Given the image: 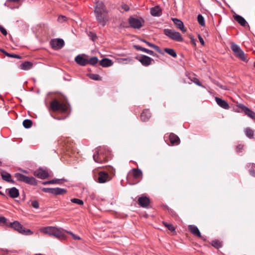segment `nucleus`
Here are the masks:
<instances>
[{
  "label": "nucleus",
  "mask_w": 255,
  "mask_h": 255,
  "mask_svg": "<svg viewBox=\"0 0 255 255\" xmlns=\"http://www.w3.org/2000/svg\"><path fill=\"white\" fill-rule=\"evenodd\" d=\"M66 232L68 233V234H69L70 235H71L74 240H80V238L79 236L74 235L73 233H72L71 232H69V231H66Z\"/></svg>",
  "instance_id": "de8ad7c7"
},
{
  "label": "nucleus",
  "mask_w": 255,
  "mask_h": 255,
  "mask_svg": "<svg viewBox=\"0 0 255 255\" xmlns=\"http://www.w3.org/2000/svg\"><path fill=\"white\" fill-rule=\"evenodd\" d=\"M50 108L54 112L60 111L65 113L68 111V107L67 104L55 99L50 103Z\"/></svg>",
  "instance_id": "7ed1b4c3"
},
{
  "label": "nucleus",
  "mask_w": 255,
  "mask_h": 255,
  "mask_svg": "<svg viewBox=\"0 0 255 255\" xmlns=\"http://www.w3.org/2000/svg\"><path fill=\"white\" fill-rule=\"evenodd\" d=\"M4 53H5V55H6L8 57L16 58H18V59H20V56H19L18 55L11 54L7 53V52H4Z\"/></svg>",
  "instance_id": "37998d69"
},
{
  "label": "nucleus",
  "mask_w": 255,
  "mask_h": 255,
  "mask_svg": "<svg viewBox=\"0 0 255 255\" xmlns=\"http://www.w3.org/2000/svg\"><path fill=\"white\" fill-rule=\"evenodd\" d=\"M1 98V95H0V98Z\"/></svg>",
  "instance_id": "338daca9"
},
{
  "label": "nucleus",
  "mask_w": 255,
  "mask_h": 255,
  "mask_svg": "<svg viewBox=\"0 0 255 255\" xmlns=\"http://www.w3.org/2000/svg\"><path fill=\"white\" fill-rule=\"evenodd\" d=\"M9 196L12 198H17L19 196L18 190L15 187H12L7 189Z\"/></svg>",
  "instance_id": "aec40b11"
},
{
  "label": "nucleus",
  "mask_w": 255,
  "mask_h": 255,
  "mask_svg": "<svg viewBox=\"0 0 255 255\" xmlns=\"http://www.w3.org/2000/svg\"><path fill=\"white\" fill-rule=\"evenodd\" d=\"M6 221H7V219L5 217H2V216L0 217V223L5 224L6 223Z\"/></svg>",
  "instance_id": "5fc2aeb1"
},
{
  "label": "nucleus",
  "mask_w": 255,
  "mask_h": 255,
  "mask_svg": "<svg viewBox=\"0 0 255 255\" xmlns=\"http://www.w3.org/2000/svg\"><path fill=\"white\" fill-rule=\"evenodd\" d=\"M245 133H246L247 136H248L249 138H253V137L254 136V131L252 129H251L249 128H246L245 129Z\"/></svg>",
  "instance_id": "473e14b6"
},
{
  "label": "nucleus",
  "mask_w": 255,
  "mask_h": 255,
  "mask_svg": "<svg viewBox=\"0 0 255 255\" xmlns=\"http://www.w3.org/2000/svg\"><path fill=\"white\" fill-rule=\"evenodd\" d=\"M138 203L142 207H146L150 203V200L146 196H141L138 198Z\"/></svg>",
  "instance_id": "4468645a"
},
{
  "label": "nucleus",
  "mask_w": 255,
  "mask_h": 255,
  "mask_svg": "<svg viewBox=\"0 0 255 255\" xmlns=\"http://www.w3.org/2000/svg\"><path fill=\"white\" fill-rule=\"evenodd\" d=\"M231 49L235 55L244 62H248V60L244 51L236 44L232 43L231 46Z\"/></svg>",
  "instance_id": "39448f33"
},
{
  "label": "nucleus",
  "mask_w": 255,
  "mask_h": 255,
  "mask_svg": "<svg viewBox=\"0 0 255 255\" xmlns=\"http://www.w3.org/2000/svg\"><path fill=\"white\" fill-rule=\"evenodd\" d=\"M122 8L126 11H128L129 9V6L127 4H126L122 5Z\"/></svg>",
  "instance_id": "603ef678"
},
{
  "label": "nucleus",
  "mask_w": 255,
  "mask_h": 255,
  "mask_svg": "<svg viewBox=\"0 0 255 255\" xmlns=\"http://www.w3.org/2000/svg\"><path fill=\"white\" fill-rule=\"evenodd\" d=\"M215 101L217 104L223 109L228 110L230 108L229 104L226 101L218 97H215Z\"/></svg>",
  "instance_id": "2eb2a0df"
},
{
  "label": "nucleus",
  "mask_w": 255,
  "mask_h": 255,
  "mask_svg": "<svg viewBox=\"0 0 255 255\" xmlns=\"http://www.w3.org/2000/svg\"><path fill=\"white\" fill-rule=\"evenodd\" d=\"M32 63L30 62L26 61L21 63L20 65L21 69L23 70H28L32 67Z\"/></svg>",
  "instance_id": "a878e982"
},
{
  "label": "nucleus",
  "mask_w": 255,
  "mask_h": 255,
  "mask_svg": "<svg viewBox=\"0 0 255 255\" xmlns=\"http://www.w3.org/2000/svg\"><path fill=\"white\" fill-rule=\"evenodd\" d=\"M42 190L46 193H52L53 188H44Z\"/></svg>",
  "instance_id": "8fccbe9b"
},
{
  "label": "nucleus",
  "mask_w": 255,
  "mask_h": 255,
  "mask_svg": "<svg viewBox=\"0 0 255 255\" xmlns=\"http://www.w3.org/2000/svg\"><path fill=\"white\" fill-rule=\"evenodd\" d=\"M172 20L176 27L180 29L183 32L185 33L186 31V30L184 28L183 22L181 20L176 18H172Z\"/></svg>",
  "instance_id": "dca6fc26"
},
{
  "label": "nucleus",
  "mask_w": 255,
  "mask_h": 255,
  "mask_svg": "<svg viewBox=\"0 0 255 255\" xmlns=\"http://www.w3.org/2000/svg\"><path fill=\"white\" fill-rule=\"evenodd\" d=\"M164 51L174 58L177 57L176 53L173 49L165 48Z\"/></svg>",
  "instance_id": "c756f323"
},
{
  "label": "nucleus",
  "mask_w": 255,
  "mask_h": 255,
  "mask_svg": "<svg viewBox=\"0 0 255 255\" xmlns=\"http://www.w3.org/2000/svg\"><path fill=\"white\" fill-rule=\"evenodd\" d=\"M252 165L253 167H255V164H254V163H252Z\"/></svg>",
  "instance_id": "e2e57ef3"
},
{
  "label": "nucleus",
  "mask_w": 255,
  "mask_h": 255,
  "mask_svg": "<svg viewBox=\"0 0 255 255\" xmlns=\"http://www.w3.org/2000/svg\"><path fill=\"white\" fill-rule=\"evenodd\" d=\"M63 179H54L48 181H46L43 183V184L46 185V184H60L61 183V180Z\"/></svg>",
  "instance_id": "2f4dec72"
},
{
  "label": "nucleus",
  "mask_w": 255,
  "mask_h": 255,
  "mask_svg": "<svg viewBox=\"0 0 255 255\" xmlns=\"http://www.w3.org/2000/svg\"><path fill=\"white\" fill-rule=\"evenodd\" d=\"M31 205L32 206V207L35 209H38L39 208V203L38 202V201L35 200V201H32V202H31Z\"/></svg>",
  "instance_id": "c03bdc74"
},
{
  "label": "nucleus",
  "mask_w": 255,
  "mask_h": 255,
  "mask_svg": "<svg viewBox=\"0 0 255 255\" xmlns=\"http://www.w3.org/2000/svg\"><path fill=\"white\" fill-rule=\"evenodd\" d=\"M198 23L202 26H205V20L204 17L201 14H199L197 16Z\"/></svg>",
  "instance_id": "c9c22d12"
},
{
  "label": "nucleus",
  "mask_w": 255,
  "mask_h": 255,
  "mask_svg": "<svg viewBox=\"0 0 255 255\" xmlns=\"http://www.w3.org/2000/svg\"><path fill=\"white\" fill-rule=\"evenodd\" d=\"M242 112H243L248 117L251 119L255 120V113L253 111L251 110L248 107L245 105L240 104L238 105Z\"/></svg>",
  "instance_id": "1a4fd4ad"
},
{
  "label": "nucleus",
  "mask_w": 255,
  "mask_h": 255,
  "mask_svg": "<svg viewBox=\"0 0 255 255\" xmlns=\"http://www.w3.org/2000/svg\"><path fill=\"white\" fill-rule=\"evenodd\" d=\"M132 60L131 58H120L118 59V61L121 63L127 64L132 62Z\"/></svg>",
  "instance_id": "e433bc0d"
},
{
  "label": "nucleus",
  "mask_w": 255,
  "mask_h": 255,
  "mask_svg": "<svg viewBox=\"0 0 255 255\" xmlns=\"http://www.w3.org/2000/svg\"><path fill=\"white\" fill-rule=\"evenodd\" d=\"M109 150L105 151V153L103 151H100L99 148L96 149V152L93 155V158L95 162L97 163H103L107 161L108 159V154Z\"/></svg>",
  "instance_id": "20e7f679"
},
{
  "label": "nucleus",
  "mask_w": 255,
  "mask_h": 255,
  "mask_svg": "<svg viewBox=\"0 0 255 255\" xmlns=\"http://www.w3.org/2000/svg\"><path fill=\"white\" fill-rule=\"evenodd\" d=\"M75 61L80 65L85 66L88 64V59L84 58L83 56L79 55L75 58Z\"/></svg>",
  "instance_id": "a211bd4d"
},
{
  "label": "nucleus",
  "mask_w": 255,
  "mask_h": 255,
  "mask_svg": "<svg viewBox=\"0 0 255 255\" xmlns=\"http://www.w3.org/2000/svg\"><path fill=\"white\" fill-rule=\"evenodd\" d=\"M100 64L103 67H108L113 65V62L108 58H104L100 61Z\"/></svg>",
  "instance_id": "5701e85b"
},
{
  "label": "nucleus",
  "mask_w": 255,
  "mask_h": 255,
  "mask_svg": "<svg viewBox=\"0 0 255 255\" xmlns=\"http://www.w3.org/2000/svg\"><path fill=\"white\" fill-rule=\"evenodd\" d=\"M150 13L154 16H159L161 14V9L159 6H156L150 9Z\"/></svg>",
  "instance_id": "4be33fe9"
},
{
  "label": "nucleus",
  "mask_w": 255,
  "mask_h": 255,
  "mask_svg": "<svg viewBox=\"0 0 255 255\" xmlns=\"http://www.w3.org/2000/svg\"><path fill=\"white\" fill-rule=\"evenodd\" d=\"M254 66L255 67V63H254Z\"/></svg>",
  "instance_id": "69168bd1"
},
{
  "label": "nucleus",
  "mask_w": 255,
  "mask_h": 255,
  "mask_svg": "<svg viewBox=\"0 0 255 255\" xmlns=\"http://www.w3.org/2000/svg\"><path fill=\"white\" fill-rule=\"evenodd\" d=\"M243 148V146L241 145H239L237 146V149L238 151H240Z\"/></svg>",
  "instance_id": "13d9d810"
},
{
  "label": "nucleus",
  "mask_w": 255,
  "mask_h": 255,
  "mask_svg": "<svg viewBox=\"0 0 255 255\" xmlns=\"http://www.w3.org/2000/svg\"><path fill=\"white\" fill-rule=\"evenodd\" d=\"M139 61L143 66H147L151 64L153 59L147 56L142 55L139 59Z\"/></svg>",
  "instance_id": "ddd939ff"
},
{
  "label": "nucleus",
  "mask_w": 255,
  "mask_h": 255,
  "mask_svg": "<svg viewBox=\"0 0 255 255\" xmlns=\"http://www.w3.org/2000/svg\"><path fill=\"white\" fill-rule=\"evenodd\" d=\"M143 52H145V53H146L150 55H152V56L154 55V52L153 51L147 49L145 48H144Z\"/></svg>",
  "instance_id": "49530a36"
},
{
  "label": "nucleus",
  "mask_w": 255,
  "mask_h": 255,
  "mask_svg": "<svg viewBox=\"0 0 255 255\" xmlns=\"http://www.w3.org/2000/svg\"><path fill=\"white\" fill-rule=\"evenodd\" d=\"M169 139L171 143L173 144L178 145L180 143L179 137L174 133H171L169 135Z\"/></svg>",
  "instance_id": "b1692460"
},
{
  "label": "nucleus",
  "mask_w": 255,
  "mask_h": 255,
  "mask_svg": "<svg viewBox=\"0 0 255 255\" xmlns=\"http://www.w3.org/2000/svg\"><path fill=\"white\" fill-rule=\"evenodd\" d=\"M235 19L242 26H245L246 24V21L245 18L239 15H236L234 16Z\"/></svg>",
  "instance_id": "c85d7f7f"
},
{
  "label": "nucleus",
  "mask_w": 255,
  "mask_h": 255,
  "mask_svg": "<svg viewBox=\"0 0 255 255\" xmlns=\"http://www.w3.org/2000/svg\"><path fill=\"white\" fill-rule=\"evenodd\" d=\"M14 177L18 181L23 182L32 185H34L37 184L36 180L33 177L26 176L19 173H15Z\"/></svg>",
  "instance_id": "423d86ee"
},
{
  "label": "nucleus",
  "mask_w": 255,
  "mask_h": 255,
  "mask_svg": "<svg viewBox=\"0 0 255 255\" xmlns=\"http://www.w3.org/2000/svg\"><path fill=\"white\" fill-rule=\"evenodd\" d=\"M2 179L10 183H14V181L13 180L11 179V175L10 174L7 173V172H2L1 174Z\"/></svg>",
  "instance_id": "bb28decb"
},
{
  "label": "nucleus",
  "mask_w": 255,
  "mask_h": 255,
  "mask_svg": "<svg viewBox=\"0 0 255 255\" xmlns=\"http://www.w3.org/2000/svg\"><path fill=\"white\" fill-rule=\"evenodd\" d=\"M191 41H192V42H193V43L194 44H195V42H194V40H193L192 38H191Z\"/></svg>",
  "instance_id": "680f3d73"
},
{
  "label": "nucleus",
  "mask_w": 255,
  "mask_h": 255,
  "mask_svg": "<svg viewBox=\"0 0 255 255\" xmlns=\"http://www.w3.org/2000/svg\"><path fill=\"white\" fill-rule=\"evenodd\" d=\"M22 172H24V173H27V171H25V170H23Z\"/></svg>",
  "instance_id": "0e129e2a"
},
{
  "label": "nucleus",
  "mask_w": 255,
  "mask_h": 255,
  "mask_svg": "<svg viewBox=\"0 0 255 255\" xmlns=\"http://www.w3.org/2000/svg\"><path fill=\"white\" fill-rule=\"evenodd\" d=\"M132 173L134 178L140 181L142 178V173L140 169L133 168L132 169Z\"/></svg>",
  "instance_id": "6ab92c4d"
},
{
  "label": "nucleus",
  "mask_w": 255,
  "mask_h": 255,
  "mask_svg": "<svg viewBox=\"0 0 255 255\" xmlns=\"http://www.w3.org/2000/svg\"><path fill=\"white\" fill-rule=\"evenodd\" d=\"M164 33L170 39L179 42L183 41V39L180 33L178 32L175 31L174 30L170 29H165L164 30Z\"/></svg>",
  "instance_id": "0eeeda50"
},
{
  "label": "nucleus",
  "mask_w": 255,
  "mask_h": 255,
  "mask_svg": "<svg viewBox=\"0 0 255 255\" xmlns=\"http://www.w3.org/2000/svg\"><path fill=\"white\" fill-rule=\"evenodd\" d=\"M40 231L59 239H62L65 238V235L61 228L49 226L41 228Z\"/></svg>",
  "instance_id": "f03ea898"
},
{
  "label": "nucleus",
  "mask_w": 255,
  "mask_h": 255,
  "mask_svg": "<svg viewBox=\"0 0 255 255\" xmlns=\"http://www.w3.org/2000/svg\"><path fill=\"white\" fill-rule=\"evenodd\" d=\"M129 23L130 26L134 28L138 29L142 26L141 20L134 17H130L129 18Z\"/></svg>",
  "instance_id": "9b49d317"
},
{
  "label": "nucleus",
  "mask_w": 255,
  "mask_h": 255,
  "mask_svg": "<svg viewBox=\"0 0 255 255\" xmlns=\"http://www.w3.org/2000/svg\"><path fill=\"white\" fill-rule=\"evenodd\" d=\"M0 31L3 35H6L7 31H6V29L3 26H2L1 25L0 26Z\"/></svg>",
  "instance_id": "3c124183"
},
{
  "label": "nucleus",
  "mask_w": 255,
  "mask_h": 255,
  "mask_svg": "<svg viewBox=\"0 0 255 255\" xmlns=\"http://www.w3.org/2000/svg\"><path fill=\"white\" fill-rule=\"evenodd\" d=\"M89 78L91 79L96 81H101L102 77L98 74H90L89 75Z\"/></svg>",
  "instance_id": "72a5a7b5"
},
{
  "label": "nucleus",
  "mask_w": 255,
  "mask_h": 255,
  "mask_svg": "<svg viewBox=\"0 0 255 255\" xmlns=\"http://www.w3.org/2000/svg\"><path fill=\"white\" fill-rule=\"evenodd\" d=\"M188 229L190 232L193 235L197 236L199 238H201V233L198 228L194 225H189Z\"/></svg>",
  "instance_id": "412c9836"
},
{
  "label": "nucleus",
  "mask_w": 255,
  "mask_h": 255,
  "mask_svg": "<svg viewBox=\"0 0 255 255\" xmlns=\"http://www.w3.org/2000/svg\"><path fill=\"white\" fill-rule=\"evenodd\" d=\"M192 81L196 85H197L200 87H204V86L201 84V83H200V82L199 81V80L198 79H197L196 78H194L192 80Z\"/></svg>",
  "instance_id": "a18cd8bd"
},
{
  "label": "nucleus",
  "mask_w": 255,
  "mask_h": 255,
  "mask_svg": "<svg viewBox=\"0 0 255 255\" xmlns=\"http://www.w3.org/2000/svg\"><path fill=\"white\" fill-rule=\"evenodd\" d=\"M198 39L199 40L200 42L202 45H204L205 42L203 40V38L201 37L200 35H198Z\"/></svg>",
  "instance_id": "6e6d98bb"
},
{
  "label": "nucleus",
  "mask_w": 255,
  "mask_h": 255,
  "mask_svg": "<svg viewBox=\"0 0 255 255\" xmlns=\"http://www.w3.org/2000/svg\"><path fill=\"white\" fill-rule=\"evenodd\" d=\"M71 201L73 203H75L80 205H83L84 204L83 201L78 198L71 199Z\"/></svg>",
  "instance_id": "58836bf2"
},
{
  "label": "nucleus",
  "mask_w": 255,
  "mask_h": 255,
  "mask_svg": "<svg viewBox=\"0 0 255 255\" xmlns=\"http://www.w3.org/2000/svg\"><path fill=\"white\" fill-rule=\"evenodd\" d=\"M66 19L67 18L66 16L63 15H60L59 16L58 20L59 22H62L65 21L66 20Z\"/></svg>",
  "instance_id": "09e8293b"
},
{
  "label": "nucleus",
  "mask_w": 255,
  "mask_h": 255,
  "mask_svg": "<svg viewBox=\"0 0 255 255\" xmlns=\"http://www.w3.org/2000/svg\"><path fill=\"white\" fill-rule=\"evenodd\" d=\"M0 194H1V192L0 191Z\"/></svg>",
  "instance_id": "774afa93"
},
{
  "label": "nucleus",
  "mask_w": 255,
  "mask_h": 255,
  "mask_svg": "<svg viewBox=\"0 0 255 255\" xmlns=\"http://www.w3.org/2000/svg\"><path fill=\"white\" fill-rule=\"evenodd\" d=\"M34 175L39 178L45 179L48 176V173L46 170L39 168L34 172Z\"/></svg>",
  "instance_id": "f8f14e48"
},
{
  "label": "nucleus",
  "mask_w": 255,
  "mask_h": 255,
  "mask_svg": "<svg viewBox=\"0 0 255 255\" xmlns=\"http://www.w3.org/2000/svg\"><path fill=\"white\" fill-rule=\"evenodd\" d=\"M19 0H8V1H10V2H17L19 1Z\"/></svg>",
  "instance_id": "052dcab7"
},
{
  "label": "nucleus",
  "mask_w": 255,
  "mask_h": 255,
  "mask_svg": "<svg viewBox=\"0 0 255 255\" xmlns=\"http://www.w3.org/2000/svg\"><path fill=\"white\" fill-rule=\"evenodd\" d=\"M142 41L145 42L147 45H148L149 46L154 48L155 50H156L158 52H160V48L159 47L156 45H154V44H151L150 43V42L146 41L144 39H141V40Z\"/></svg>",
  "instance_id": "7c9ffc66"
},
{
  "label": "nucleus",
  "mask_w": 255,
  "mask_h": 255,
  "mask_svg": "<svg viewBox=\"0 0 255 255\" xmlns=\"http://www.w3.org/2000/svg\"><path fill=\"white\" fill-rule=\"evenodd\" d=\"M32 121L30 120H25L23 122V126L25 128H28L31 127Z\"/></svg>",
  "instance_id": "f704fd0d"
},
{
  "label": "nucleus",
  "mask_w": 255,
  "mask_h": 255,
  "mask_svg": "<svg viewBox=\"0 0 255 255\" xmlns=\"http://www.w3.org/2000/svg\"><path fill=\"white\" fill-rule=\"evenodd\" d=\"M212 245L213 247L216 248H219L221 247V243L218 241H213Z\"/></svg>",
  "instance_id": "79ce46f5"
},
{
  "label": "nucleus",
  "mask_w": 255,
  "mask_h": 255,
  "mask_svg": "<svg viewBox=\"0 0 255 255\" xmlns=\"http://www.w3.org/2000/svg\"><path fill=\"white\" fill-rule=\"evenodd\" d=\"M217 85L219 87H220V88H221V89H224V90H227V88H226L225 87V86H224L222 85H221V84H220V83H217Z\"/></svg>",
  "instance_id": "4d7b16f0"
},
{
  "label": "nucleus",
  "mask_w": 255,
  "mask_h": 255,
  "mask_svg": "<svg viewBox=\"0 0 255 255\" xmlns=\"http://www.w3.org/2000/svg\"><path fill=\"white\" fill-rule=\"evenodd\" d=\"M111 178L109 174L105 171H100L98 173V178L96 180L100 183H104L109 181Z\"/></svg>",
  "instance_id": "9d476101"
},
{
  "label": "nucleus",
  "mask_w": 255,
  "mask_h": 255,
  "mask_svg": "<svg viewBox=\"0 0 255 255\" xmlns=\"http://www.w3.org/2000/svg\"><path fill=\"white\" fill-rule=\"evenodd\" d=\"M134 47L136 49V50H140V51H143V49L144 48L140 46H139V45H134Z\"/></svg>",
  "instance_id": "864d4df0"
},
{
  "label": "nucleus",
  "mask_w": 255,
  "mask_h": 255,
  "mask_svg": "<svg viewBox=\"0 0 255 255\" xmlns=\"http://www.w3.org/2000/svg\"><path fill=\"white\" fill-rule=\"evenodd\" d=\"M94 12L98 22L103 26H105L109 18L107 10L102 1H98L96 2Z\"/></svg>",
  "instance_id": "f257e3e1"
},
{
  "label": "nucleus",
  "mask_w": 255,
  "mask_h": 255,
  "mask_svg": "<svg viewBox=\"0 0 255 255\" xmlns=\"http://www.w3.org/2000/svg\"><path fill=\"white\" fill-rule=\"evenodd\" d=\"M9 226L13 228L15 231L20 234L23 229V226L17 221H14L13 223H10Z\"/></svg>",
  "instance_id": "f3484780"
},
{
  "label": "nucleus",
  "mask_w": 255,
  "mask_h": 255,
  "mask_svg": "<svg viewBox=\"0 0 255 255\" xmlns=\"http://www.w3.org/2000/svg\"><path fill=\"white\" fill-rule=\"evenodd\" d=\"M21 234L25 235H30L33 234V232L29 229L23 228Z\"/></svg>",
  "instance_id": "ea45409f"
},
{
  "label": "nucleus",
  "mask_w": 255,
  "mask_h": 255,
  "mask_svg": "<svg viewBox=\"0 0 255 255\" xmlns=\"http://www.w3.org/2000/svg\"><path fill=\"white\" fill-rule=\"evenodd\" d=\"M98 61V59L97 57H92L90 58L89 60H88V63L94 65L97 63Z\"/></svg>",
  "instance_id": "4c0bfd02"
},
{
  "label": "nucleus",
  "mask_w": 255,
  "mask_h": 255,
  "mask_svg": "<svg viewBox=\"0 0 255 255\" xmlns=\"http://www.w3.org/2000/svg\"><path fill=\"white\" fill-rule=\"evenodd\" d=\"M50 43L53 49L58 50L61 49L64 46L65 43L62 39L57 38L51 40Z\"/></svg>",
  "instance_id": "6e6552de"
},
{
  "label": "nucleus",
  "mask_w": 255,
  "mask_h": 255,
  "mask_svg": "<svg viewBox=\"0 0 255 255\" xmlns=\"http://www.w3.org/2000/svg\"><path fill=\"white\" fill-rule=\"evenodd\" d=\"M164 225L168 228V229L171 231H175V228L172 224H169L167 223H164Z\"/></svg>",
  "instance_id": "a19ab883"
},
{
  "label": "nucleus",
  "mask_w": 255,
  "mask_h": 255,
  "mask_svg": "<svg viewBox=\"0 0 255 255\" xmlns=\"http://www.w3.org/2000/svg\"><path fill=\"white\" fill-rule=\"evenodd\" d=\"M140 117L141 121L145 122L150 118L151 114L148 110H145L141 113Z\"/></svg>",
  "instance_id": "393cba45"
},
{
  "label": "nucleus",
  "mask_w": 255,
  "mask_h": 255,
  "mask_svg": "<svg viewBox=\"0 0 255 255\" xmlns=\"http://www.w3.org/2000/svg\"><path fill=\"white\" fill-rule=\"evenodd\" d=\"M66 193V190L63 188H54L52 190V194L58 195H62Z\"/></svg>",
  "instance_id": "cd10ccee"
},
{
  "label": "nucleus",
  "mask_w": 255,
  "mask_h": 255,
  "mask_svg": "<svg viewBox=\"0 0 255 255\" xmlns=\"http://www.w3.org/2000/svg\"><path fill=\"white\" fill-rule=\"evenodd\" d=\"M250 173L252 176L255 177V170H251Z\"/></svg>",
  "instance_id": "bf43d9fd"
}]
</instances>
